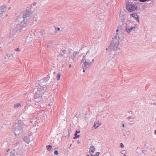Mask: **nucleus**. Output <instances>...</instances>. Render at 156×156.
Listing matches in <instances>:
<instances>
[{
	"mask_svg": "<svg viewBox=\"0 0 156 156\" xmlns=\"http://www.w3.org/2000/svg\"><path fill=\"white\" fill-rule=\"evenodd\" d=\"M109 49H110L109 47H108V48H107L106 49V51H108Z\"/></svg>",
	"mask_w": 156,
	"mask_h": 156,
	"instance_id": "obj_50",
	"label": "nucleus"
},
{
	"mask_svg": "<svg viewBox=\"0 0 156 156\" xmlns=\"http://www.w3.org/2000/svg\"><path fill=\"white\" fill-rule=\"evenodd\" d=\"M114 64V62L112 60H110L108 62V65H110L112 66Z\"/></svg>",
	"mask_w": 156,
	"mask_h": 156,
	"instance_id": "obj_28",
	"label": "nucleus"
},
{
	"mask_svg": "<svg viewBox=\"0 0 156 156\" xmlns=\"http://www.w3.org/2000/svg\"><path fill=\"white\" fill-rule=\"evenodd\" d=\"M6 55L8 58H9L10 56V55L9 54H6Z\"/></svg>",
	"mask_w": 156,
	"mask_h": 156,
	"instance_id": "obj_38",
	"label": "nucleus"
},
{
	"mask_svg": "<svg viewBox=\"0 0 156 156\" xmlns=\"http://www.w3.org/2000/svg\"><path fill=\"white\" fill-rule=\"evenodd\" d=\"M76 135H76V134H74L75 136H74L73 137L74 139H75L76 138H77L79 137L80 136V135H77V136H76Z\"/></svg>",
	"mask_w": 156,
	"mask_h": 156,
	"instance_id": "obj_31",
	"label": "nucleus"
},
{
	"mask_svg": "<svg viewBox=\"0 0 156 156\" xmlns=\"http://www.w3.org/2000/svg\"><path fill=\"white\" fill-rule=\"evenodd\" d=\"M94 59L93 58L90 57L88 59V65L91 64L94 62Z\"/></svg>",
	"mask_w": 156,
	"mask_h": 156,
	"instance_id": "obj_23",
	"label": "nucleus"
},
{
	"mask_svg": "<svg viewBox=\"0 0 156 156\" xmlns=\"http://www.w3.org/2000/svg\"><path fill=\"white\" fill-rule=\"evenodd\" d=\"M31 16H23V20L20 22V23L17 25L16 27L17 30L20 31L25 28L27 26V24L30 21Z\"/></svg>",
	"mask_w": 156,
	"mask_h": 156,
	"instance_id": "obj_2",
	"label": "nucleus"
},
{
	"mask_svg": "<svg viewBox=\"0 0 156 156\" xmlns=\"http://www.w3.org/2000/svg\"><path fill=\"white\" fill-rule=\"evenodd\" d=\"M47 149L49 151H50L52 148V146L51 145H48L46 147Z\"/></svg>",
	"mask_w": 156,
	"mask_h": 156,
	"instance_id": "obj_26",
	"label": "nucleus"
},
{
	"mask_svg": "<svg viewBox=\"0 0 156 156\" xmlns=\"http://www.w3.org/2000/svg\"><path fill=\"white\" fill-rule=\"evenodd\" d=\"M15 51H19V48H15Z\"/></svg>",
	"mask_w": 156,
	"mask_h": 156,
	"instance_id": "obj_43",
	"label": "nucleus"
},
{
	"mask_svg": "<svg viewBox=\"0 0 156 156\" xmlns=\"http://www.w3.org/2000/svg\"><path fill=\"white\" fill-rule=\"evenodd\" d=\"M122 154L123 155V156H126V154L127 153L126 151L125 150H122L121 151Z\"/></svg>",
	"mask_w": 156,
	"mask_h": 156,
	"instance_id": "obj_27",
	"label": "nucleus"
},
{
	"mask_svg": "<svg viewBox=\"0 0 156 156\" xmlns=\"http://www.w3.org/2000/svg\"><path fill=\"white\" fill-rule=\"evenodd\" d=\"M54 154L56 155H58V151L57 150H55L54 152Z\"/></svg>",
	"mask_w": 156,
	"mask_h": 156,
	"instance_id": "obj_32",
	"label": "nucleus"
},
{
	"mask_svg": "<svg viewBox=\"0 0 156 156\" xmlns=\"http://www.w3.org/2000/svg\"><path fill=\"white\" fill-rule=\"evenodd\" d=\"M21 105L20 103H17L14 104L13 107L15 108L16 109L17 108L19 107Z\"/></svg>",
	"mask_w": 156,
	"mask_h": 156,
	"instance_id": "obj_25",
	"label": "nucleus"
},
{
	"mask_svg": "<svg viewBox=\"0 0 156 156\" xmlns=\"http://www.w3.org/2000/svg\"><path fill=\"white\" fill-rule=\"evenodd\" d=\"M85 57L84 56L83 57V59H82V60L81 61L82 63L83 62H84L85 61H84V60H85Z\"/></svg>",
	"mask_w": 156,
	"mask_h": 156,
	"instance_id": "obj_35",
	"label": "nucleus"
},
{
	"mask_svg": "<svg viewBox=\"0 0 156 156\" xmlns=\"http://www.w3.org/2000/svg\"><path fill=\"white\" fill-rule=\"evenodd\" d=\"M80 133V131H79V130H76V132H75V133L74 134H76V135H77V134L78 133Z\"/></svg>",
	"mask_w": 156,
	"mask_h": 156,
	"instance_id": "obj_33",
	"label": "nucleus"
},
{
	"mask_svg": "<svg viewBox=\"0 0 156 156\" xmlns=\"http://www.w3.org/2000/svg\"><path fill=\"white\" fill-rule=\"evenodd\" d=\"M5 156H16V154L14 151L10 152L8 149L5 153Z\"/></svg>",
	"mask_w": 156,
	"mask_h": 156,
	"instance_id": "obj_13",
	"label": "nucleus"
},
{
	"mask_svg": "<svg viewBox=\"0 0 156 156\" xmlns=\"http://www.w3.org/2000/svg\"><path fill=\"white\" fill-rule=\"evenodd\" d=\"M2 44L0 43V48H1L2 47Z\"/></svg>",
	"mask_w": 156,
	"mask_h": 156,
	"instance_id": "obj_48",
	"label": "nucleus"
},
{
	"mask_svg": "<svg viewBox=\"0 0 156 156\" xmlns=\"http://www.w3.org/2000/svg\"><path fill=\"white\" fill-rule=\"evenodd\" d=\"M60 76H61L60 74L59 73H58V74H57V80H60Z\"/></svg>",
	"mask_w": 156,
	"mask_h": 156,
	"instance_id": "obj_29",
	"label": "nucleus"
},
{
	"mask_svg": "<svg viewBox=\"0 0 156 156\" xmlns=\"http://www.w3.org/2000/svg\"><path fill=\"white\" fill-rule=\"evenodd\" d=\"M118 31V30L117 29V30H116V31Z\"/></svg>",
	"mask_w": 156,
	"mask_h": 156,
	"instance_id": "obj_55",
	"label": "nucleus"
},
{
	"mask_svg": "<svg viewBox=\"0 0 156 156\" xmlns=\"http://www.w3.org/2000/svg\"><path fill=\"white\" fill-rule=\"evenodd\" d=\"M48 101H49L50 102L51 101V99H48Z\"/></svg>",
	"mask_w": 156,
	"mask_h": 156,
	"instance_id": "obj_46",
	"label": "nucleus"
},
{
	"mask_svg": "<svg viewBox=\"0 0 156 156\" xmlns=\"http://www.w3.org/2000/svg\"><path fill=\"white\" fill-rule=\"evenodd\" d=\"M10 9V8L8 9Z\"/></svg>",
	"mask_w": 156,
	"mask_h": 156,
	"instance_id": "obj_57",
	"label": "nucleus"
},
{
	"mask_svg": "<svg viewBox=\"0 0 156 156\" xmlns=\"http://www.w3.org/2000/svg\"><path fill=\"white\" fill-rule=\"evenodd\" d=\"M24 141L27 144H29L30 142V139L28 136H26L24 138Z\"/></svg>",
	"mask_w": 156,
	"mask_h": 156,
	"instance_id": "obj_22",
	"label": "nucleus"
},
{
	"mask_svg": "<svg viewBox=\"0 0 156 156\" xmlns=\"http://www.w3.org/2000/svg\"><path fill=\"white\" fill-rule=\"evenodd\" d=\"M126 9L130 12H132L139 10V8L137 6L131 2L127 3Z\"/></svg>",
	"mask_w": 156,
	"mask_h": 156,
	"instance_id": "obj_5",
	"label": "nucleus"
},
{
	"mask_svg": "<svg viewBox=\"0 0 156 156\" xmlns=\"http://www.w3.org/2000/svg\"><path fill=\"white\" fill-rule=\"evenodd\" d=\"M12 147L13 148L12 151H14V152L15 153V151H17L19 150L20 149L22 148L21 146V144L19 142L13 144L12 145Z\"/></svg>",
	"mask_w": 156,
	"mask_h": 156,
	"instance_id": "obj_9",
	"label": "nucleus"
},
{
	"mask_svg": "<svg viewBox=\"0 0 156 156\" xmlns=\"http://www.w3.org/2000/svg\"><path fill=\"white\" fill-rule=\"evenodd\" d=\"M120 146L121 147H124V145L122 143H121L120 144Z\"/></svg>",
	"mask_w": 156,
	"mask_h": 156,
	"instance_id": "obj_39",
	"label": "nucleus"
},
{
	"mask_svg": "<svg viewBox=\"0 0 156 156\" xmlns=\"http://www.w3.org/2000/svg\"><path fill=\"white\" fill-rule=\"evenodd\" d=\"M62 51L65 54L66 53V51L65 50H64L63 51Z\"/></svg>",
	"mask_w": 156,
	"mask_h": 156,
	"instance_id": "obj_42",
	"label": "nucleus"
},
{
	"mask_svg": "<svg viewBox=\"0 0 156 156\" xmlns=\"http://www.w3.org/2000/svg\"><path fill=\"white\" fill-rule=\"evenodd\" d=\"M101 124L98 122H95L93 125V127L94 129H97L100 125Z\"/></svg>",
	"mask_w": 156,
	"mask_h": 156,
	"instance_id": "obj_21",
	"label": "nucleus"
},
{
	"mask_svg": "<svg viewBox=\"0 0 156 156\" xmlns=\"http://www.w3.org/2000/svg\"><path fill=\"white\" fill-rule=\"evenodd\" d=\"M7 5H4L0 7V17L2 16V13L6 11Z\"/></svg>",
	"mask_w": 156,
	"mask_h": 156,
	"instance_id": "obj_14",
	"label": "nucleus"
},
{
	"mask_svg": "<svg viewBox=\"0 0 156 156\" xmlns=\"http://www.w3.org/2000/svg\"><path fill=\"white\" fill-rule=\"evenodd\" d=\"M78 53V52L77 51H75L74 52V53L73 54V55L72 57V59L73 60V61H75V58L77 55Z\"/></svg>",
	"mask_w": 156,
	"mask_h": 156,
	"instance_id": "obj_24",
	"label": "nucleus"
},
{
	"mask_svg": "<svg viewBox=\"0 0 156 156\" xmlns=\"http://www.w3.org/2000/svg\"><path fill=\"white\" fill-rule=\"evenodd\" d=\"M71 130V128H70V130L69 129V131H68V132H69V134L68 135V136H69L70 135V131Z\"/></svg>",
	"mask_w": 156,
	"mask_h": 156,
	"instance_id": "obj_41",
	"label": "nucleus"
},
{
	"mask_svg": "<svg viewBox=\"0 0 156 156\" xmlns=\"http://www.w3.org/2000/svg\"><path fill=\"white\" fill-rule=\"evenodd\" d=\"M96 150L95 147L94 145H91L89 148V153L91 156H98L100 154L99 152L96 153L94 155V152Z\"/></svg>",
	"mask_w": 156,
	"mask_h": 156,
	"instance_id": "obj_6",
	"label": "nucleus"
},
{
	"mask_svg": "<svg viewBox=\"0 0 156 156\" xmlns=\"http://www.w3.org/2000/svg\"><path fill=\"white\" fill-rule=\"evenodd\" d=\"M88 65V62H87V61L85 60L84 62V63L83 64V65L82 66V69H83V73L85 72V70L87 69V66Z\"/></svg>",
	"mask_w": 156,
	"mask_h": 156,
	"instance_id": "obj_16",
	"label": "nucleus"
},
{
	"mask_svg": "<svg viewBox=\"0 0 156 156\" xmlns=\"http://www.w3.org/2000/svg\"><path fill=\"white\" fill-rule=\"evenodd\" d=\"M88 156H89V155H88Z\"/></svg>",
	"mask_w": 156,
	"mask_h": 156,
	"instance_id": "obj_59",
	"label": "nucleus"
},
{
	"mask_svg": "<svg viewBox=\"0 0 156 156\" xmlns=\"http://www.w3.org/2000/svg\"><path fill=\"white\" fill-rule=\"evenodd\" d=\"M72 66V65L71 64H69V68H71Z\"/></svg>",
	"mask_w": 156,
	"mask_h": 156,
	"instance_id": "obj_51",
	"label": "nucleus"
},
{
	"mask_svg": "<svg viewBox=\"0 0 156 156\" xmlns=\"http://www.w3.org/2000/svg\"><path fill=\"white\" fill-rule=\"evenodd\" d=\"M37 20V18L36 17H34L33 18V22L34 23V22H36Z\"/></svg>",
	"mask_w": 156,
	"mask_h": 156,
	"instance_id": "obj_30",
	"label": "nucleus"
},
{
	"mask_svg": "<svg viewBox=\"0 0 156 156\" xmlns=\"http://www.w3.org/2000/svg\"><path fill=\"white\" fill-rule=\"evenodd\" d=\"M52 43V42L51 41H50L48 42V44H51Z\"/></svg>",
	"mask_w": 156,
	"mask_h": 156,
	"instance_id": "obj_45",
	"label": "nucleus"
},
{
	"mask_svg": "<svg viewBox=\"0 0 156 156\" xmlns=\"http://www.w3.org/2000/svg\"><path fill=\"white\" fill-rule=\"evenodd\" d=\"M48 99H51V101L48 104V106H50L52 105L53 102L54 101V97L52 95L50 96L48 98Z\"/></svg>",
	"mask_w": 156,
	"mask_h": 156,
	"instance_id": "obj_19",
	"label": "nucleus"
},
{
	"mask_svg": "<svg viewBox=\"0 0 156 156\" xmlns=\"http://www.w3.org/2000/svg\"><path fill=\"white\" fill-rule=\"evenodd\" d=\"M113 40L112 41L109 48L110 49L113 51L116 50L118 49L119 44V40L117 39V35H115L114 37L112 38Z\"/></svg>",
	"mask_w": 156,
	"mask_h": 156,
	"instance_id": "obj_4",
	"label": "nucleus"
},
{
	"mask_svg": "<svg viewBox=\"0 0 156 156\" xmlns=\"http://www.w3.org/2000/svg\"><path fill=\"white\" fill-rule=\"evenodd\" d=\"M51 47V46L49 45H48V46H47V47H48V48H50V47Z\"/></svg>",
	"mask_w": 156,
	"mask_h": 156,
	"instance_id": "obj_49",
	"label": "nucleus"
},
{
	"mask_svg": "<svg viewBox=\"0 0 156 156\" xmlns=\"http://www.w3.org/2000/svg\"><path fill=\"white\" fill-rule=\"evenodd\" d=\"M118 14H119L120 18L122 21H124V20H125V17L123 12L121 10L120 11V12Z\"/></svg>",
	"mask_w": 156,
	"mask_h": 156,
	"instance_id": "obj_17",
	"label": "nucleus"
},
{
	"mask_svg": "<svg viewBox=\"0 0 156 156\" xmlns=\"http://www.w3.org/2000/svg\"><path fill=\"white\" fill-rule=\"evenodd\" d=\"M36 4V3L35 2H34L33 3V5H34V6H35Z\"/></svg>",
	"mask_w": 156,
	"mask_h": 156,
	"instance_id": "obj_44",
	"label": "nucleus"
},
{
	"mask_svg": "<svg viewBox=\"0 0 156 156\" xmlns=\"http://www.w3.org/2000/svg\"><path fill=\"white\" fill-rule=\"evenodd\" d=\"M77 142L78 143V144H80V141H79V140H77Z\"/></svg>",
	"mask_w": 156,
	"mask_h": 156,
	"instance_id": "obj_47",
	"label": "nucleus"
},
{
	"mask_svg": "<svg viewBox=\"0 0 156 156\" xmlns=\"http://www.w3.org/2000/svg\"><path fill=\"white\" fill-rule=\"evenodd\" d=\"M141 149V148L138 147L137 148L136 150H137L138 151H140Z\"/></svg>",
	"mask_w": 156,
	"mask_h": 156,
	"instance_id": "obj_34",
	"label": "nucleus"
},
{
	"mask_svg": "<svg viewBox=\"0 0 156 156\" xmlns=\"http://www.w3.org/2000/svg\"><path fill=\"white\" fill-rule=\"evenodd\" d=\"M60 30V29L59 28H57V30H58V31H59Z\"/></svg>",
	"mask_w": 156,
	"mask_h": 156,
	"instance_id": "obj_52",
	"label": "nucleus"
},
{
	"mask_svg": "<svg viewBox=\"0 0 156 156\" xmlns=\"http://www.w3.org/2000/svg\"><path fill=\"white\" fill-rule=\"evenodd\" d=\"M148 144L146 143L145 144L143 147L142 149L143 150H142V152L143 153H144L145 152H146V151L145 150V149L148 148Z\"/></svg>",
	"mask_w": 156,
	"mask_h": 156,
	"instance_id": "obj_20",
	"label": "nucleus"
},
{
	"mask_svg": "<svg viewBox=\"0 0 156 156\" xmlns=\"http://www.w3.org/2000/svg\"><path fill=\"white\" fill-rule=\"evenodd\" d=\"M16 156H23V151L22 148L20 149L17 151H15Z\"/></svg>",
	"mask_w": 156,
	"mask_h": 156,
	"instance_id": "obj_12",
	"label": "nucleus"
},
{
	"mask_svg": "<svg viewBox=\"0 0 156 156\" xmlns=\"http://www.w3.org/2000/svg\"><path fill=\"white\" fill-rule=\"evenodd\" d=\"M40 84L39 85H36L33 91L34 98L36 101H39L41 99L42 95L46 92V87H44Z\"/></svg>",
	"mask_w": 156,
	"mask_h": 156,
	"instance_id": "obj_1",
	"label": "nucleus"
},
{
	"mask_svg": "<svg viewBox=\"0 0 156 156\" xmlns=\"http://www.w3.org/2000/svg\"><path fill=\"white\" fill-rule=\"evenodd\" d=\"M154 133H155V134H156V130L155 131Z\"/></svg>",
	"mask_w": 156,
	"mask_h": 156,
	"instance_id": "obj_54",
	"label": "nucleus"
},
{
	"mask_svg": "<svg viewBox=\"0 0 156 156\" xmlns=\"http://www.w3.org/2000/svg\"><path fill=\"white\" fill-rule=\"evenodd\" d=\"M10 124L8 122H6V124L5 125H3V126L1 128L3 129H10Z\"/></svg>",
	"mask_w": 156,
	"mask_h": 156,
	"instance_id": "obj_18",
	"label": "nucleus"
},
{
	"mask_svg": "<svg viewBox=\"0 0 156 156\" xmlns=\"http://www.w3.org/2000/svg\"><path fill=\"white\" fill-rule=\"evenodd\" d=\"M24 126L23 122L15 123L14 125V132L15 135H18L23 132Z\"/></svg>",
	"mask_w": 156,
	"mask_h": 156,
	"instance_id": "obj_3",
	"label": "nucleus"
},
{
	"mask_svg": "<svg viewBox=\"0 0 156 156\" xmlns=\"http://www.w3.org/2000/svg\"><path fill=\"white\" fill-rule=\"evenodd\" d=\"M140 2H144L147 1V0H139Z\"/></svg>",
	"mask_w": 156,
	"mask_h": 156,
	"instance_id": "obj_36",
	"label": "nucleus"
},
{
	"mask_svg": "<svg viewBox=\"0 0 156 156\" xmlns=\"http://www.w3.org/2000/svg\"><path fill=\"white\" fill-rule=\"evenodd\" d=\"M32 14V12L31 11V8L30 7H27L23 11V16H31Z\"/></svg>",
	"mask_w": 156,
	"mask_h": 156,
	"instance_id": "obj_8",
	"label": "nucleus"
},
{
	"mask_svg": "<svg viewBox=\"0 0 156 156\" xmlns=\"http://www.w3.org/2000/svg\"><path fill=\"white\" fill-rule=\"evenodd\" d=\"M136 27H132L129 24H127L126 27V31L128 34H129L133 30L135 31V30L137 29Z\"/></svg>",
	"mask_w": 156,
	"mask_h": 156,
	"instance_id": "obj_7",
	"label": "nucleus"
},
{
	"mask_svg": "<svg viewBox=\"0 0 156 156\" xmlns=\"http://www.w3.org/2000/svg\"><path fill=\"white\" fill-rule=\"evenodd\" d=\"M71 130V128H70V130L69 129V131H68V132H69V134L68 135V136H69L70 135V131Z\"/></svg>",
	"mask_w": 156,
	"mask_h": 156,
	"instance_id": "obj_40",
	"label": "nucleus"
},
{
	"mask_svg": "<svg viewBox=\"0 0 156 156\" xmlns=\"http://www.w3.org/2000/svg\"><path fill=\"white\" fill-rule=\"evenodd\" d=\"M122 127H124V124H122Z\"/></svg>",
	"mask_w": 156,
	"mask_h": 156,
	"instance_id": "obj_53",
	"label": "nucleus"
},
{
	"mask_svg": "<svg viewBox=\"0 0 156 156\" xmlns=\"http://www.w3.org/2000/svg\"><path fill=\"white\" fill-rule=\"evenodd\" d=\"M86 156H88V155H87Z\"/></svg>",
	"mask_w": 156,
	"mask_h": 156,
	"instance_id": "obj_58",
	"label": "nucleus"
},
{
	"mask_svg": "<svg viewBox=\"0 0 156 156\" xmlns=\"http://www.w3.org/2000/svg\"><path fill=\"white\" fill-rule=\"evenodd\" d=\"M64 56V55L62 54V53H60L59 54V55H58V56H62V57H63V56Z\"/></svg>",
	"mask_w": 156,
	"mask_h": 156,
	"instance_id": "obj_37",
	"label": "nucleus"
},
{
	"mask_svg": "<svg viewBox=\"0 0 156 156\" xmlns=\"http://www.w3.org/2000/svg\"><path fill=\"white\" fill-rule=\"evenodd\" d=\"M45 31L44 30H41L40 32H38L36 34L38 38H41V37H45Z\"/></svg>",
	"mask_w": 156,
	"mask_h": 156,
	"instance_id": "obj_11",
	"label": "nucleus"
},
{
	"mask_svg": "<svg viewBox=\"0 0 156 156\" xmlns=\"http://www.w3.org/2000/svg\"><path fill=\"white\" fill-rule=\"evenodd\" d=\"M47 81V80L45 78H44L43 79L40 80L38 81V83L37 84H36V85H39V84H40V85H44L45 87H46V82Z\"/></svg>",
	"mask_w": 156,
	"mask_h": 156,
	"instance_id": "obj_10",
	"label": "nucleus"
},
{
	"mask_svg": "<svg viewBox=\"0 0 156 156\" xmlns=\"http://www.w3.org/2000/svg\"><path fill=\"white\" fill-rule=\"evenodd\" d=\"M131 18H133L136 20L137 21L138 23H139V16L136 13H133L130 14Z\"/></svg>",
	"mask_w": 156,
	"mask_h": 156,
	"instance_id": "obj_15",
	"label": "nucleus"
},
{
	"mask_svg": "<svg viewBox=\"0 0 156 156\" xmlns=\"http://www.w3.org/2000/svg\"><path fill=\"white\" fill-rule=\"evenodd\" d=\"M4 58H5H5H6V57H4Z\"/></svg>",
	"mask_w": 156,
	"mask_h": 156,
	"instance_id": "obj_56",
	"label": "nucleus"
}]
</instances>
